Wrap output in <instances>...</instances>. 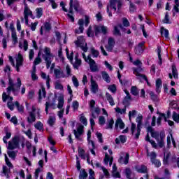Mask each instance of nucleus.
Segmentation results:
<instances>
[{"label":"nucleus","instance_id":"f257e3e1","mask_svg":"<svg viewBox=\"0 0 179 179\" xmlns=\"http://www.w3.org/2000/svg\"><path fill=\"white\" fill-rule=\"evenodd\" d=\"M8 87L7 88V93L9 96L10 94V92H13L15 95L19 93V90H20V86H22V80L20 78H17V83H13V80L12 78H8Z\"/></svg>","mask_w":179,"mask_h":179},{"label":"nucleus","instance_id":"f03ea898","mask_svg":"<svg viewBox=\"0 0 179 179\" xmlns=\"http://www.w3.org/2000/svg\"><path fill=\"white\" fill-rule=\"evenodd\" d=\"M117 9H121V6H122V3L120 0H110V5L107 6V13H108V16L111 17L113 16V13H111V11H110V9H113L115 12L117 10Z\"/></svg>","mask_w":179,"mask_h":179},{"label":"nucleus","instance_id":"7ed1b4c3","mask_svg":"<svg viewBox=\"0 0 179 179\" xmlns=\"http://www.w3.org/2000/svg\"><path fill=\"white\" fill-rule=\"evenodd\" d=\"M134 73H135L136 76V79L140 82H143V80H145L148 86H150V83L148 80V77L145 75L141 73V72H143V69L141 66L136 69H133Z\"/></svg>","mask_w":179,"mask_h":179},{"label":"nucleus","instance_id":"20e7f679","mask_svg":"<svg viewBox=\"0 0 179 179\" xmlns=\"http://www.w3.org/2000/svg\"><path fill=\"white\" fill-rule=\"evenodd\" d=\"M20 138L18 136H15L12 141L8 142V146L7 149L9 150H14V149H19V142Z\"/></svg>","mask_w":179,"mask_h":179},{"label":"nucleus","instance_id":"39448f33","mask_svg":"<svg viewBox=\"0 0 179 179\" xmlns=\"http://www.w3.org/2000/svg\"><path fill=\"white\" fill-rule=\"evenodd\" d=\"M76 45L80 47L84 52H87V43L85 42V39L82 36H79L77 41H75Z\"/></svg>","mask_w":179,"mask_h":179},{"label":"nucleus","instance_id":"423d86ee","mask_svg":"<svg viewBox=\"0 0 179 179\" xmlns=\"http://www.w3.org/2000/svg\"><path fill=\"white\" fill-rule=\"evenodd\" d=\"M69 13L71 15H73V8L76 10V12H79V1H73V0H70V3H69Z\"/></svg>","mask_w":179,"mask_h":179},{"label":"nucleus","instance_id":"0eeeda50","mask_svg":"<svg viewBox=\"0 0 179 179\" xmlns=\"http://www.w3.org/2000/svg\"><path fill=\"white\" fill-rule=\"evenodd\" d=\"M129 162V154L127 152H121L118 159V163L120 164H127Z\"/></svg>","mask_w":179,"mask_h":179},{"label":"nucleus","instance_id":"6e6552de","mask_svg":"<svg viewBox=\"0 0 179 179\" xmlns=\"http://www.w3.org/2000/svg\"><path fill=\"white\" fill-rule=\"evenodd\" d=\"M136 121L137 122V132L135 134V139H139V135H141V127H142V116L137 117Z\"/></svg>","mask_w":179,"mask_h":179},{"label":"nucleus","instance_id":"1a4fd4ad","mask_svg":"<svg viewBox=\"0 0 179 179\" xmlns=\"http://www.w3.org/2000/svg\"><path fill=\"white\" fill-rule=\"evenodd\" d=\"M21 66H23V56L22 55L18 54L17 57L16 58V65L15 69L17 72H20Z\"/></svg>","mask_w":179,"mask_h":179},{"label":"nucleus","instance_id":"9d476101","mask_svg":"<svg viewBox=\"0 0 179 179\" xmlns=\"http://www.w3.org/2000/svg\"><path fill=\"white\" fill-rule=\"evenodd\" d=\"M83 128H85V127H83V125H80L77 128V130H73V134L75 135V137L78 141H80V136H82V135H83V132H84Z\"/></svg>","mask_w":179,"mask_h":179},{"label":"nucleus","instance_id":"9b49d317","mask_svg":"<svg viewBox=\"0 0 179 179\" xmlns=\"http://www.w3.org/2000/svg\"><path fill=\"white\" fill-rule=\"evenodd\" d=\"M114 45H115V41L114 40V38H108V45H106L105 48H106L107 51L111 52L114 48Z\"/></svg>","mask_w":179,"mask_h":179},{"label":"nucleus","instance_id":"f8f14e48","mask_svg":"<svg viewBox=\"0 0 179 179\" xmlns=\"http://www.w3.org/2000/svg\"><path fill=\"white\" fill-rule=\"evenodd\" d=\"M95 30V36H97L101 31L103 33V34H107V27L102 25V26H95L94 27Z\"/></svg>","mask_w":179,"mask_h":179},{"label":"nucleus","instance_id":"ddd939ff","mask_svg":"<svg viewBox=\"0 0 179 179\" xmlns=\"http://www.w3.org/2000/svg\"><path fill=\"white\" fill-rule=\"evenodd\" d=\"M164 138H166V134H164V132L161 131L159 133V138L156 140L159 148H164Z\"/></svg>","mask_w":179,"mask_h":179},{"label":"nucleus","instance_id":"4468645a","mask_svg":"<svg viewBox=\"0 0 179 179\" xmlns=\"http://www.w3.org/2000/svg\"><path fill=\"white\" fill-rule=\"evenodd\" d=\"M45 62L47 69H50L52 60L54 59V56L52 55H49L48 56L42 57Z\"/></svg>","mask_w":179,"mask_h":179},{"label":"nucleus","instance_id":"2eb2a0df","mask_svg":"<svg viewBox=\"0 0 179 179\" xmlns=\"http://www.w3.org/2000/svg\"><path fill=\"white\" fill-rule=\"evenodd\" d=\"M148 132H150L152 138H155L156 141L160 138V133H159V131H155L152 127H148Z\"/></svg>","mask_w":179,"mask_h":179},{"label":"nucleus","instance_id":"dca6fc26","mask_svg":"<svg viewBox=\"0 0 179 179\" xmlns=\"http://www.w3.org/2000/svg\"><path fill=\"white\" fill-rule=\"evenodd\" d=\"M89 64L91 72H99V71H100L99 66H97V64H96V62L94 60L91 59V62H90Z\"/></svg>","mask_w":179,"mask_h":179},{"label":"nucleus","instance_id":"f3484780","mask_svg":"<svg viewBox=\"0 0 179 179\" xmlns=\"http://www.w3.org/2000/svg\"><path fill=\"white\" fill-rule=\"evenodd\" d=\"M75 62L73 63L74 69H79V66L82 65V60L79 59V55L77 53L75 56Z\"/></svg>","mask_w":179,"mask_h":179},{"label":"nucleus","instance_id":"a211bd4d","mask_svg":"<svg viewBox=\"0 0 179 179\" xmlns=\"http://www.w3.org/2000/svg\"><path fill=\"white\" fill-rule=\"evenodd\" d=\"M48 107H52L53 108H55V99L52 98L51 101H47L45 103V111L46 114H48Z\"/></svg>","mask_w":179,"mask_h":179},{"label":"nucleus","instance_id":"6ab92c4d","mask_svg":"<svg viewBox=\"0 0 179 179\" xmlns=\"http://www.w3.org/2000/svg\"><path fill=\"white\" fill-rule=\"evenodd\" d=\"M91 91L92 93H96L99 92V85L96 81L93 80V76H91Z\"/></svg>","mask_w":179,"mask_h":179},{"label":"nucleus","instance_id":"aec40b11","mask_svg":"<svg viewBox=\"0 0 179 179\" xmlns=\"http://www.w3.org/2000/svg\"><path fill=\"white\" fill-rule=\"evenodd\" d=\"M78 24L79 25V28L78 29L75 30V33H76L77 34H79L80 33H83V24H85V21L83 20V19H80L78 22Z\"/></svg>","mask_w":179,"mask_h":179},{"label":"nucleus","instance_id":"412c9836","mask_svg":"<svg viewBox=\"0 0 179 179\" xmlns=\"http://www.w3.org/2000/svg\"><path fill=\"white\" fill-rule=\"evenodd\" d=\"M54 74L57 79H61V78H65V74L64 73V71H62L61 69H55Z\"/></svg>","mask_w":179,"mask_h":179},{"label":"nucleus","instance_id":"4be33fe9","mask_svg":"<svg viewBox=\"0 0 179 179\" xmlns=\"http://www.w3.org/2000/svg\"><path fill=\"white\" fill-rule=\"evenodd\" d=\"M115 127L116 129H118V127H120V129H124L125 128V124H124L122 118L117 119Z\"/></svg>","mask_w":179,"mask_h":179},{"label":"nucleus","instance_id":"5701e85b","mask_svg":"<svg viewBox=\"0 0 179 179\" xmlns=\"http://www.w3.org/2000/svg\"><path fill=\"white\" fill-rule=\"evenodd\" d=\"M29 16H31V17L33 16V13L31 12V10H30V8H29L27 4L24 3V17H29Z\"/></svg>","mask_w":179,"mask_h":179},{"label":"nucleus","instance_id":"b1692460","mask_svg":"<svg viewBox=\"0 0 179 179\" xmlns=\"http://www.w3.org/2000/svg\"><path fill=\"white\" fill-rule=\"evenodd\" d=\"M135 169L138 173H148V167L145 165L136 166Z\"/></svg>","mask_w":179,"mask_h":179},{"label":"nucleus","instance_id":"393cba45","mask_svg":"<svg viewBox=\"0 0 179 179\" xmlns=\"http://www.w3.org/2000/svg\"><path fill=\"white\" fill-rule=\"evenodd\" d=\"M143 52V43H139L137 47L135 48V53L137 55H141Z\"/></svg>","mask_w":179,"mask_h":179},{"label":"nucleus","instance_id":"a878e982","mask_svg":"<svg viewBox=\"0 0 179 179\" xmlns=\"http://www.w3.org/2000/svg\"><path fill=\"white\" fill-rule=\"evenodd\" d=\"M29 117H27V122L29 124H33V122H36V113H33V112H29Z\"/></svg>","mask_w":179,"mask_h":179},{"label":"nucleus","instance_id":"bb28decb","mask_svg":"<svg viewBox=\"0 0 179 179\" xmlns=\"http://www.w3.org/2000/svg\"><path fill=\"white\" fill-rule=\"evenodd\" d=\"M101 73L102 75V78L103 79V80H105V82H106L107 83H110V82H111V78H110V76L106 71H101Z\"/></svg>","mask_w":179,"mask_h":179},{"label":"nucleus","instance_id":"cd10ccee","mask_svg":"<svg viewBox=\"0 0 179 179\" xmlns=\"http://www.w3.org/2000/svg\"><path fill=\"white\" fill-rule=\"evenodd\" d=\"M113 34L115 37H121L122 34H121V31H120V29L117 26H115L113 27Z\"/></svg>","mask_w":179,"mask_h":179},{"label":"nucleus","instance_id":"c85d7f7f","mask_svg":"<svg viewBox=\"0 0 179 179\" xmlns=\"http://www.w3.org/2000/svg\"><path fill=\"white\" fill-rule=\"evenodd\" d=\"M106 100H108L110 106H115V103L114 102V99L113 98L111 94H110V93L107 92L106 94Z\"/></svg>","mask_w":179,"mask_h":179},{"label":"nucleus","instance_id":"c756f323","mask_svg":"<svg viewBox=\"0 0 179 179\" xmlns=\"http://www.w3.org/2000/svg\"><path fill=\"white\" fill-rule=\"evenodd\" d=\"M147 156H148L151 160V162H153V160H156V157H157V154L155 152H149V150H147Z\"/></svg>","mask_w":179,"mask_h":179},{"label":"nucleus","instance_id":"7c9ffc66","mask_svg":"<svg viewBox=\"0 0 179 179\" xmlns=\"http://www.w3.org/2000/svg\"><path fill=\"white\" fill-rule=\"evenodd\" d=\"M103 162H104L105 164H106V166L108 164V162H110V166H111V164L113 163V157H111L110 159V155H108V154L106 153L105 158L103 159Z\"/></svg>","mask_w":179,"mask_h":179},{"label":"nucleus","instance_id":"2f4dec72","mask_svg":"<svg viewBox=\"0 0 179 179\" xmlns=\"http://www.w3.org/2000/svg\"><path fill=\"white\" fill-rule=\"evenodd\" d=\"M34 127L38 129V131H44V125L43 124V123L40 121L37 122L35 124H34Z\"/></svg>","mask_w":179,"mask_h":179},{"label":"nucleus","instance_id":"473e14b6","mask_svg":"<svg viewBox=\"0 0 179 179\" xmlns=\"http://www.w3.org/2000/svg\"><path fill=\"white\" fill-rule=\"evenodd\" d=\"M42 61L43 60L41 59V54L38 53V56L35 58L34 61V65H38L41 64Z\"/></svg>","mask_w":179,"mask_h":179},{"label":"nucleus","instance_id":"72a5a7b5","mask_svg":"<svg viewBox=\"0 0 179 179\" xmlns=\"http://www.w3.org/2000/svg\"><path fill=\"white\" fill-rule=\"evenodd\" d=\"M171 156V152H168L166 154V152H164V159H163V163L164 164H167L169 163V157Z\"/></svg>","mask_w":179,"mask_h":179},{"label":"nucleus","instance_id":"f704fd0d","mask_svg":"<svg viewBox=\"0 0 179 179\" xmlns=\"http://www.w3.org/2000/svg\"><path fill=\"white\" fill-rule=\"evenodd\" d=\"M55 89H56V90H64V86L59 81H56L55 83Z\"/></svg>","mask_w":179,"mask_h":179},{"label":"nucleus","instance_id":"c9c22d12","mask_svg":"<svg viewBox=\"0 0 179 179\" xmlns=\"http://www.w3.org/2000/svg\"><path fill=\"white\" fill-rule=\"evenodd\" d=\"M87 176H88L87 172H86V171L83 169L80 172L79 179H87Z\"/></svg>","mask_w":179,"mask_h":179},{"label":"nucleus","instance_id":"e433bc0d","mask_svg":"<svg viewBox=\"0 0 179 179\" xmlns=\"http://www.w3.org/2000/svg\"><path fill=\"white\" fill-rule=\"evenodd\" d=\"M45 94H46L45 88L42 87L41 90H39L38 91L39 100H41L42 97H45Z\"/></svg>","mask_w":179,"mask_h":179},{"label":"nucleus","instance_id":"4c0bfd02","mask_svg":"<svg viewBox=\"0 0 179 179\" xmlns=\"http://www.w3.org/2000/svg\"><path fill=\"white\" fill-rule=\"evenodd\" d=\"M91 54L93 55L94 58H97V57H99L100 55V52L99 50L94 49V48H91Z\"/></svg>","mask_w":179,"mask_h":179},{"label":"nucleus","instance_id":"58836bf2","mask_svg":"<svg viewBox=\"0 0 179 179\" xmlns=\"http://www.w3.org/2000/svg\"><path fill=\"white\" fill-rule=\"evenodd\" d=\"M48 124L50 125V127H54V124H55V117L50 116L48 120Z\"/></svg>","mask_w":179,"mask_h":179},{"label":"nucleus","instance_id":"ea45409f","mask_svg":"<svg viewBox=\"0 0 179 179\" xmlns=\"http://www.w3.org/2000/svg\"><path fill=\"white\" fill-rule=\"evenodd\" d=\"M161 34L162 36H164L165 38H169V30H167L164 28H162L161 29Z\"/></svg>","mask_w":179,"mask_h":179},{"label":"nucleus","instance_id":"a19ab883","mask_svg":"<svg viewBox=\"0 0 179 179\" xmlns=\"http://www.w3.org/2000/svg\"><path fill=\"white\" fill-rule=\"evenodd\" d=\"M131 94H133V96H138V94H139V91L136 86H132L131 89Z\"/></svg>","mask_w":179,"mask_h":179},{"label":"nucleus","instance_id":"79ce46f5","mask_svg":"<svg viewBox=\"0 0 179 179\" xmlns=\"http://www.w3.org/2000/svg\"><path fill=\"white\" fill-rule=\"evenodd\" d=\"M17 153V151H8L7 152V154L8 155L9 157H10V159H13V160H15Z\"/></svg>","mask_w":179,"mask_h":179},{"label":"nucleus","instance_id":"37998d69","mask_svg":"<svg viewBox=\"0 0 179 179\" xmlns=\"http://www.w3.org/2000/svg\"><path fill=\"white\" fill-rule=\"evenodd\" d=\"M115 110L116 111V113H118V114H125L127 113V107H125L124 105V108L123 109H121L120 108H115Z\"/></svg>","mask_w":179,"mask_h":179},{"label":"nucleus","instance_id":"c03bdc74","mask_svg":"<svg viewBox=\"0 0 179 179\" xmlns=\"http://www.w3.org/2000/svg\"><path fill=\"white\" fill-rule=\"evenodd\" d=\"M129 100H131V96H126L123 100V104L127 107V106H129Z\"/></svg>","mask_w":179,"mask_h":179},{"label":"nucleus","instance_id":"a18cd8bd","mask_svg":"<svg viewBox=\"0 0 179 179\" xmlns=\"http://www.w3.org/2000/svg\"><path fill=\"white\" fill-rule=\"evenodd\" d=\"M11 37L13 41V44H16L17 43V36L16 35L15 31H12Z\"/></svg>","mask_w":179,"mask_h":179},{"label":"nucleus","instance_id":"49530a36","mask_svg":"<svg viewBox=\"0 0 179 179\" xmlns=\"http://www.w3.org/2000/svg\"><path fill=\"white\" fill-rule=\"evenodd\" d=\"M72 108L73 111H78V108H79V102H78V101H73Z\"/></svg>","mask_w":179,"mask_h":179},{"label":"nucleus","instance_id":"de8ad7c7","mask_svg":"<svg viewBox=\"0 0 179 179\" xmlns=\"http://www.w3.org/2000/svg\"><path fill=\"white\" fill-rule=\"evenodd\" d=\"M114 125V120L110 119L108 121L106 129H113V126Z\"/></svg>","mask_w":179,"mask_h":179},{"label":"nucleus","instance_id":"09e8293b","mask_svg":"<svg viewBox=\"0 0 179 179\" xmlns=\"http://www.w3.org/2000/svg\"><path fill=\"white\" fill-rule=\"evenodd\" d=\"M48 55H52V54H51V49H50V48H45L44 54L42 55V57H46Z\"/></svg>","mask_w":179,"mask_h":179},{"label":"nucleus","instance_id":"8fccbe9b","mask_svg":"<svg viewBox=\"0 0 179 179\" xmlns=\"http://www.w3.org/2000/svg\"><path fill=\"white\" fill-rule=\"evenodd\" d=\"M58 105H57V108H59V110H61V108H62V107H64V98H59L58 99Z\"/></svg>","mask_w":179,"mask_h":179},{"label":"nucleus","instance_id":"3c124183","mask_svg":"<svg viewBox=\"0 0 179 179\" xmlns=\"http://www.w3.org/2000/svg\"><path fill=\"white\" fill-rule=\"evenodd\" d=\"M78 155L81 159H86V157L85 156V150L78 148Z\"/></svg>","mask_w":179,"mask_h":179},{"label":"nucleus","instance_id":"603ef678","mask_svg":"<svg viewBox=\"0 0 179 179\" xmlns=\"http://www.w3.org/2000/svg\"><path fill=\"white\" fill-rule=\"evenodd\" d=\"M125 174H126L127 178L131 179V176L132 174V171H131V169L127 168L125 169Z\"/></svg>","mask_w":179,"mask_h":179},{"label":"nucleus","instance_id":"864d4df0","mask_svg":"<svg viewBox=\"0 0 179 179\" xmlns=\"http://www.w3.org/2000/svg\"><path fill=\"white\" fill-rule=\"evenodd\" d=\"M41 16H43V8H36V17H38V19H40Z\"/></svg>","mask_w":179,"mask_h":179},{"label":"nucleus","instance_id":"5fc2aeb1","mask_svg":"<svg viewBox=\"0 0 179 179\" xmlns=\"http://www.w3.org/2000/svg\"><path fill=\"white\" fill-rule=\"evenodd\" d=\"M72 82L73 83V85L75 87H79V81L78 80V78L75 76L72 77Z\"/></svg>","mask_w":179,"mask_h":179},{"label":"nucleus","instance_id":"6e6d98bb","mask_svg":"<svg viewBox=\"0 0 179 179\" xmlns=\"http://www.w3.org/2000/svg\"><path fill=\"white\" fill-rule=\"evenodd\" d=\"M71 67L69 66V65H67L66 66V77L69 78V76H72V73H71Z\"/></svg>","mask_w":179,"mask_h":179},{"label":"nucleus","instance_id":"4d7b16f0","mask_svg":"<svg viewBox=\"0 0 179 179\" xmlns=\"http://www.w3.org/2000/svg\"><path fill=\"white\" fill-rule=\"evenodd\" d=\"M51 23L50 22H45L44 23V27L43 29H45V30H46V31H50V30H51Z\"/></svg>","mask_w":179,"mask_h":179},{"label":"nucleus","instance_id":"13d9d810","mask_svg":"<svg viewBox=\"0 0 179 179\" xmlns=\"http://www.w3.org/2000/svg\"><path fill=\"white\" fill-rule=\"evenodd\" d=\"M152 164H154L156 167H160L162 166V163L159 159H154L151 162Z\"/></svg>","mask_w":179,"mask_h":179},{"label":"nucleus","instance_id":"bf43d9fd","mask_svg":"<svg viewBox=\"0 0 179 179\" xmlns=\"http://www.w3.org/2000/svg\"><path fill=\"white\" fill-rule=\"evenodd\" d=\"M122 23L124 27H129V21H128V19L125 17L122 18Z\"/></svg>","mask_w":179,"mask_h":179},{"label":"nucleus","instance_id":"052dcab7","mask_svg":"<svg viewBox=\"0 0 179 179\" xmlns=\"http://www.w3.org/2000/svg\"><path fill=\"white\" fill-rule=\"evenodd\" d=\"M163 117H164V113H159V116L157 118V125H160L162 124V120H163Z\"/></svg>","mask_w":179,"mask_h":179},{"label":"nucleus","instance_id":"680f3d73","mask_svg":"<svg viewBox=\"0 0 179 179\" xmlns=\"http://www.w3.org/2000/svg\"><path fill=\"white\" fill-rule=\"evenodd\" d=\"M163 23H166V24L170 23V18H169V12L166 13L165 17L163 20Z\"/></svg>","mask_w":179,"mask_h":179},{"label":"nucleus","instance_id":"e2e57ef3","mask_svg":"<svg viewBox=\"0 0 179 179\" xmlns=\"http://www.w3.org/2000/svg\"><path fill=\"white\" fill-rule=\"evenodd\" d=\"M3 174H4L6 176V178H9V175L8 174V166H3Z\"/></svg>","mask_w":179,"mask_h":179},{"label":"nucleus","instance_id":"0e129e2a","mask_svg":"<svg viewBox=\"0 0 179 179\" xmlns=\"http://www.w3.org/2000/svg\"><path fill=\"white\" fill-rule=\"evenodd\" d=\"M80 122H82V124H83L84 125H87V119L85 118V116H81L80 117Z\"/></svg>","mask_w":179,"mask_h":179},{"label":"nucleus","instance_id":"69168bd1","mask_svg":"<svg viewBox=\"0 0 179 179\" xmlns=\"http://www.w3.org/2000/svg\"><path fill=\"white\" fill-rule=\"evenodd\" d=\"M171 162H172V163H176V162L177 166L179 169V157H178L177 159L176 160L175 155H173L171 157Z\"/></svg>","mask_w":179,"mask_h":179},{"label":"nucleus","instance_id":"338daca9","mask_svg":"<svg viewBox=\"0 0 179 179\" xmlns=\"http://www.w3.org/2000/svg\"><path fill=\"white\" fill-rule=\"evenodd\" d=\"M41 76L42 78V79H45V80H48V79H51L50 78V76H47V74H45V73L44 72H41Z\"/></svg>","mask_w":179,"mask_h":179},{"label":"nucleus","instance_id":"774afa93","mask_svg":"<svg viewBox=\"0 0 179 179\" xmlns=\"http://www.w3.org/2000/svg\"><path fill=\"white\" fill-rule=\"evenodd\" d=\"M106 124V118L103 116L99 117V124L104 125Z\"/></svg>","mask_w":179,"mask_h":179}]
</instances>
